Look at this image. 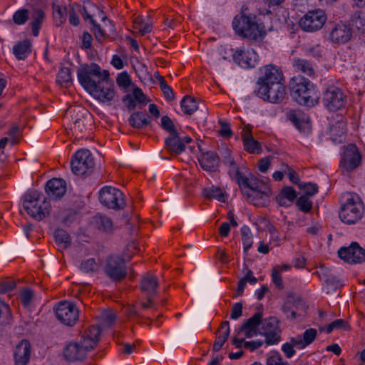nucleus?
Listing matches in <instances>:
<instances>
[{
  "label": "nucleus",
  "mask_w": 365,
  "mask_h": 365,
  "mask_svg": "<svg viewBox=\"0 0 365 365\" xmlns=\"http://www.w3.org/2000/svg\"><path fill=\"white\" fill-rule=\"evenodd\" d=\"M290 95L301 106L313 107L318 103L319 95L314 85L307 78L299 75L289 83Z\"/></svg>",
  "instance_id": "1"
},
{
  "label": "nucleus",
  "mask_w": 365,
  "mask_h": 365,
  "mask_svg": "<svg viewBox=\"0 0 365 365\" xmlns=\"http://www.w3.org/2000/svg\"><path fill=\"white\" fill-rule=\"evenodd\" d=\"M247 200L257 206H265L272 194L268 183L259 180L252 175L250 180L240 187Z\"/></svg>",
  "instance_id": "2"
},
{
  "label": "nucleus",
  "mask_w": 365,
  "mask_h": 365,
  "mask_svg": "<svg viewBox=\"0 0 365 365\" xmlns=\"http://www.w3.org/2000/svg\"><path fill=\"white\" fill-rule=\"evenodd\" d=\"M364 206L361 197L356 193L346 192L342 195L339 218L345 224L359 222L364 215Z\"/></svg>",
  "instance_id": "3"
},
{
  "label": "nucleus",
  "mask_w": 365,
  "mask_h": 365,
  "mask_svg": "<svg viewBox=\"0 0 365 365\" xmlns=\"http://www.w3.org/2000/svg\"><path fill=\"white\" fill-rule=\"evenodd\" d=\"M232 27L236 34L250 39H257L265 35L262 24H259L255 16L240 14L232 21Z\"/></svg>",
  "instance_id": "4"
},
{
  "label": "nucleus",
  "mask_w": 365,
  "mask_h": 365,
  "mask_svg": "<svg viewBox=\"0 0 365 365\" xmlns=\"http://www.w3.org/2000/svg\"><path fill=\"white\" fill-rule=\"evenodd\" d=\"M40 192L36 190L27 192L24 196L23 207L31 217L41 220L49 212L50 205L44 200L40 202Z\"/></svg>",
  "instance_id": "5"
},
{
  "label": "nucleus",
  "mask_w": 365,
  "mask_h": 365,
  "mask_svg": "<svg viewBox=\"0 0 365 365\" xmlns=\"http://www.w3.org/2000/svg\"><path fill=\"white\" fill-rule=\"evenodd\" d=\"M104 76V70L96 63L83 65L77 71V76L82 87L90 93L96 88Z\"/></svg>",
  "instance_id": "6"
},
{
  "label": "nucleus",
  "mask_w": 365,
  "mask_h": 365,
  "mask_svg": "<svg viewBox=\"0 0 365 365\" xmlns=\"http://www.w3.org/2000/svg\"><path fill=\"white\" fill-rule=\"evenodd\" d=\"M71 166L73 173L77 175H83L90 172L93 166V158L87 149L78 150L72 157Z\"/></svg>",
  "instance_id": "7"
},
{
  "label": "nucleus",
  "mask_w": 365,
  "mask_h": 365,
  "mask_svg": "<svg viewBox=\"0 0 365 365\" xmlns=\"http://www.w3.org/2000/svg\"><path fill=\"white\" fill-rule=\"evenodd\" d=\"M104 272L113 281H122L127 275V268L124 259L117 255L109 256L105 262Z\"/></svg>",
  "instance_id": "8"
},
{
  "label": "nucleus",
  "mask_w": 365,
  "mask_h": 365,
  "mask_svg": "<svg viewBox=\"0 0 365 365\" xmlns=\"http://www.w3.org/2000/svg\"><path fill=\"white\" fill-rule=\"evenodd\" d=\"M327 21L325 11L315 9L308 11L299 20V24L302 29L307 32H314L321 29Z\"/></svg>",
  "instance_id": "9"
},
{
  "label": "nucleus",
  "mask_w": 365,
  "mask_h": 365,
  "mask_svg": "<svg viewBox=\"0 0 365 365\" xmlns=\"http://www.w3.org/2000/svg\"><path fill=\"white\" fill-rule=\"evenodd\" d=\"M124 194L118 189L113 187H104L100 191V202L106 207L118 210L124 207Z\"/></svg>",
  "instance_id": "10"
},
{
  "label": "nucleus",
  "mask_w": 365,
  "mask_h": 365,
  "mask_svg": "<svg viewBox=\"0 0 365 365\" xmlns=\"http://www.w3.org/2000/svg\"><path fill=\"white\" fill-rule=\"evenodd\" d=\"M346 101L342 91L334 86H329L324 92L322 102L329 111L335 112L344 108Z\"/></svg>",
  "instance_id": "11"
},
{
  "label": "nucleus",
  "mask_w": 365,
  "mask_h": 365,
  "mask_svg": "<svg viewBox=\"0 0 365 365\" xmlns=\"http://www.w3.org/2000/svg\"><path fill=\"white\" fill-rule=\"evenodd\" d=\"M95 98L103 103L111 102L115 96L114 84L109 78V72L104 70V76L91 93Z\"/></svg>",
  "instance_id": "12"
},
{
  "label": "nucleus",
  "mask_w": 365,
  "mask_h": 365,
  "mask_svg": "<svg viewBox=\"0 0 365 365\" xmlns=\"http://www.w3.org/2000/svg\"><path fill=\"white\" fill-rule=\"evenodd\" d=\"M255 92L260 98L272 103H281L287 96L284 82L268 87L257 88Z\"/></svg>",
  "instance_id": "13"
},
{
  "label": "nucleus",
  "mask_w": 365,
  "mask_h": 365,
  "mask_svg": "<svg viewBox=\"0 0 365 365\" xmlns=\"http://www.w3.org/2000/svg\"><path fill=\"white\" fill-rule=\"evenodd\" d=\"M279 320L274 317L264 319H261V335L265 336V342L267 345L276 344L280 341V328Z\"/></svg>",
  "instance_id": "14"
},
{
  "label": "nucleus",
  "mask_w": 365,
  "mask_h": 365,
  "mask_svg": "<svg viewBox=\"0 0 365 365\" xmlns=\"http://www.w3.org/2000/svg\"><path fill=\"white\" fill-rule=\"evenodd\" d=\"M55 312L57 319L67 326H73L78 319V309L73 303L61 302Z\"/></svg>",
  "instance_id": "15"
},
{
  "label": "nucleus",
  "mask_w": 365,
  "mask_h": 365,
  "mask_svg": "<svg viewBox=\"0 0 365 365\" xmlns=\"http://www.w3.org/2000/svg\"><path fill=\"white\" fill-rule=\"evenodd\" d=\"M284 82L282 71L276 66L268 65L261 69L257 86V88L268 87Z\"/></svg>",
  "instance_id": "16"
},
{
  "label": "nucleus",
  "mask_w": 365,
  "mask_h": 365,
  "mask_svg": "<svg viewBox=\"0 0 365 365\" xmlns=\"http://www.w3.org/2000/svg\"><path fill=\"white\" fill-rule=\"evenodd\" d=\"M232 59L242 68H254L257 63V55L252 48L241 46L233 52Z\"/></svg>",
  "instance_id": "17"
},
{
  "label": "nucleus",
  "mask_w": 365,
  "mask_h": 365,
  "mask_svg": "<svg viewBox=\"0 0 365 365\" xmlns=\"http://www.w3.org/2000/svg\"><path fill=\"white\" fill-rule=\"evenodd\" d=\"M361 163V155L354 144H349L344 148L343 157L340 161V167L346 172H351L357 168Z\"/></svg>",
  "instance_id": "18"
},
{
  "label": "nucleus",
  "mask_w": 365,
  "mask_h": 365,
  "mask_svg": "<svg viewBox=\"0 0 365 365\" xmlns=\"http://www.w3.org/2000/svg\"><path fill=\"white\" fill-rule=\"evenodd\" d=\"M339 257L349 264L361 263L365 261V250L356 242L348 247H341L338 251Z\"/></svg>",
  "instance_id": "19"
},
{
  "label": "nucleus",
  "mask_w": 365,
  "mask_h": 365,
  "mask_svg": "<svg viewBox=\"0 0 365 365\" xmlns=\"http://www.w3.org/2000/svg\"><path fill=\"white\" fill-rule=\"evenodd\" d=\"M91 345H86L82 341H71L63 350V356L69 361H77L83 360L89 349Z\"/></svg>",
  "instance_id": "20"
},
{
  "label": "nucleus",
  "mask_w": 365,
  "mask_h": 365,
  "mask_svg": "<svg viewBox=\"0 0 365 365\" xmlns=\"http://www.w3.org/2000/svg\"><path fill=\"white\" fill-rule=\"evenodd\" d=\"M305 311L304 302L301 299L289 298L282 306V311L288 319L294 320L302 314L299 311Z\"/></svg>",
  "instance_id": "21"
},
{
  "label": "nucleus",
  "mask_w": 365,
  "mask_h": 365,
  "mask_svg": "<svg viewBox=\"0 0 365 365\" xmlns=\"http://www.w3.org/2000/svg\"><path fill=\"white\" fill-rule=\"evenodd\" d=\"M159 282L158 277L153 273L145 274L140 280V289L147 297H153L158 294Z\"/></svg>",
  "instance_id": "22"
},
{
  "label": "nucleus",
  "mask_w": 365,
  "mask_h": 365,
  "mask_svg": "<svg viewBox=\"0 0 365 365\" xmlns=\"http://www.w3.org/2000/svg\"><path fill=\"white\" fill-rule=\"evenodd\" d=\"M262 318V313H255L240 327L238 334H244L247 338L257 336L258 334L257 328L260 325Z\"/></svg>",
  "instance_id": "23"
},
{
  "label": "nucleus",
  "mask_w": 365,
  "mask_h": 365,
  "mask_svg": "<svg viewBox=\"0 0 365 365\" xmlns=\"http://www.w3.org/2000/svg\"><path fill=\"white\" fill-rule=\"evenodd\" d=\"M330 136L335 143H342L346 139V123L343 117L334 120L330 125Z\"/></svg>",
  "instance_id": "24"
},
{
  "label": "nucleus",
  "mask_w": 365,
  "mask_h": 365,
  "mask_svg": "<svg viewBox=\"0 0 365 365\" xmlns=\"http://www.w3.org/2000/svg\"><path fill=\"white\" fill-rule=\"evenodd\" d=\"M46 191L50 198L53 200L59 199L66 192V182L61 178H53L47 182Z\"/></svg>",
  "instance_id": "25"
},
{
  "label": "nucleus",
  "mask_w": 365,
  "mask_h": 365,
  "mask_svg": "<svg viewBox=\"0 0 365 365\" xmlns=\"http://www.w3.org/2000/svg\"><path fill=\"white\" fill-rule=\"evenodd\" d=\"M31 346L29 341L24 339L19 342L14 350L15 365H26L30 359Z\"/></svg>",
  "instance_id": "26"
},
{
  "label": "nucleus",
  "mask_w": 365,
  "mask_h": 365,
  "mask_svg": "<svg viewBox=\"0 0 365 365\" xmlns=\"http://www.w3.org/2000/svg\"><path fill=\"white\" fill-rule=\"evenodd\" d=\"M351 36V29L344 24H336L330 31L329 38L335 43H345Z\"/></svg>",
  "instance_id": "27"
},
{
  "label": "nucleus",
  "mask_w": 365,
  "mask_h": 365,
  "mask_svg": "<svg viewBox=\"0 0 365 365\" xmlns=\"http://www.w3.org/2000/svg\"><path fill=\"white\" fill-rule=\"evenodd\" d=\"M317 336V331L314 328H309L304 331L302 335H297L295 337L291 338L295 347L299 349H304L311 344Z\"/></svg>",
  "instance_id": "28"
},
{
  "label": "nucleus",
  "mask_w": 365,
  "mask_h": 365,
  "mask_svg": "<svg viewBox=\"0 0 365 365\" xmlns=\"http://www.w3.org/2000/svg\"><path fill=\"white\" fill-rule=\"evenodd\" d=\"M288 118L301 133H308L310 132L311 125L301 113L295 110H290L288 113Z\"/></svg>",
  "instance_id": "29"
},
{
  "label": "nucleus",
  "mask_w": 365,
  "mask_h": 365,
  "mask_svg": "<svg viewBox=\"0 0 365 365\" xmlns=\"http://www.w3.org/2000/svg\"><path fill=\"white\" fill-rule=\"evenodd\" d=\"M165 145L171 153L176 155L182 153L185 150V145L178 133L169 135L165 139Z\"/></svg>",
  "instance_id": "30"
},
{
  "label": "nucleus",
  "mask_w": 365,
  "mask_h": 365,
  "mask_svg": "<svg viewBox=\"0 0 365 365\" xmlns=\"http://www.w3.org/2000/svg\"><path fill=\"white\" fill-rule=\"evenodd\" d=\"M101 335V329L98 326H92L83 333L81 341L86 346L91 345L89 349H93L97 344Z\"/></svg>",
  "instance_id": "31"
},
{
  "label": "nucleus",
  "mask_w": 365,
  "mask_h": 365,
  "mask_svg": "<svg viewBox=\"0 0 365 365\" xmlns=\"http://www.w3.org/2000/svg\"><path fill=\"white\" fill-rule=\"evenodd\" d=\"M200 166L205 170H215L219 163L217 155L212 151H208L202 153L198 158Z\"/></svg>",
  "instance_id": "32"
},
{
  "label": "nucleus",
  "mask_w": 365,
  "mask_h": 365,
  "mask_svg": "<svg viewBox=\"0 0 365 365\" xmlns=\"http://www.w3.org/2000/svg\"><path fill=\"white\" fill-rule=\"evenodd\" d=\"M202 195L207 200H217L220 202H225V192L217 185H207L202 190Z\"/></svg>",
  "instance_id": "33"
},
{
  "label": "nucleus",
  "mask_w": 365,
  "mask_h": 365,
  "mask_svg": "<svg viewBox=\"0 0 365 365\" xmlns=\"http://www.w3.org/2000/svg\"><path fill=\"white\" fill-rule=\"evenodd\" d=\"M93 225L100 231L109 233L113 230V224L111 219L107 216L97 215L91 221Z\"/></svg>",
  "instance_id": "34"
},
{
  "label": "nucleus",
  "mask_w": 365,
  "mask_h": 365,
  "mask_svg": "<svg viewBox=\"0 0 365 365\" xmlns=\"http://www.w3.org/2000/svg\"><path fill=\"white\" fill-rule=\"evenodd\" d=\"M230 335V323L228 321L222 322L218 329L216 340L213 344V351H218L220 350L225 342L227 341Z\"/></svg>",
  "instance_id": "35"
},
{
  "label": "nucleus",
  "mask_w": 365,
  "mask_h": 365,
  "mask_svg": "<svg viewBox=\"0 0 365 365\" xmlns=\"http://www.w3.org/2000/svg\"><path fill=\"white\" fill-rule=\"evenodd\" d=\"M292 66L296 72L301 73L309 77L314 76L315 72L313 65L306 59L294 58L292 61Z\"/></svg>",
  "instance_id": "36"
},
{
  "label": "nucleus",
  "mask_w": 365,
  "mask_h": 365,
  "mask_svg": "<svg viewBox=\"0 0 365 365\" xmlns=\"http://www.w3.org/2000/svg\"><path fill=\"white\" fill-rule=\"evenodd\" d=\"M31 52V43L29 40L18 42L13 48V53L19 60H24Z\"/></svg>",
  "instance_id": "37"
},
{
  "label": "nucleus",
  "mask_w": 365,
  "mask_h": 365,
  "mask_svg": "<svg viewBox=\"0 0 365 365\" xmlns=\"http://www.w3.org/2000/svg\"><path fill=\"white\" fill-rule=\"evenodd\" d=\"M297 197L296 191L292 187H284L276 197L277 203L281 206H288Z\"/></svg>",
  "instance_id": "38"
},
{
  "label": "nucleus",
  "mask_w": 365,
  "mask_h": 365,
  "mask_svg": "<svg viewBox=\"0 0 365 365\" xmlns=\"http://www.w3.org/2000/svg\"><path fill=\"white\" fill-rule=\"evenodd\" d=\"M148 115L143 112H135L128 118L130 125L135 128H143L150 123Z\"/></svg>",
  "instance_id": "39"
},
{
  "label": "nucleus",
  "mask_w": 365,
  "mask_h": 365,
  "mask_svg": "<svg viewBox=\"0 0 365 365\" xmlns=\"http://www.w3.org/2000/svg\"><path fill=\"white\" fill-rule=\"evenodd\" d=\"M31 19L32 34L34 36H37L39 34V30L41 28L43 21L45 19V13L43 10L39 9H34L31 13Z\"/></svg>",
  "instance_id": "40"
},
{
  "label": "nucleus",
  "mask_w": 365,
  "mask_h": 365,
  "mask_svg": "<svg viewBox=\"0 0 365 365\" xmlns=\"http://www.w3.org/2000/svg\"><path fill=\"white\" fill-rule=\"evenodd\" d=\"M181 108L186 115H192L198 108L195 99L190 96H185L180 103Z\"/></svg>",
  "instance_id": "41"
},
{
  "label": "nucleus",
  "mask_w": 365,
  "mask_h": 365,
  "mask_svg": "<svg viewBox=\"0 0 365 365\" xmlns=\"http://www.w3.org/2000/svg\"><path fill=\"white\" fill-rule=\"evenodd\" d=\"M229 173L232 178L236 180L240 187H243V185L250 178V175H246L245 173L240 169L237 165L230 167Z\"/></svg>",
  "instance_id": "42"
},
{
  "label": "nucleus",
  "mask_w": 365,
  "mask_h": 365,
  "mask_svg": "<svg viewBox=\"0 0 365 365\" xmlns=\"http://www.w3.org/2000/svg\"><path fill=\"white\" fill-rule=\"evenodd\" d=\"M54 238L60 248L66 249L71 244L68 234L63 229H58L54 232Z\"/></svg>",
  "instance_id": "43"
},
{
  "label": "nucleus",
  "mask_w": 365,
  "mask_h": 365,
  "mask_svg": "<svg viewBox=\"0 0 365 365\" xmlns=\"http://www.w3.org/2000/svg\"><path fill=\"white\" fill-rule=\"evenodd\" d=\"M88 118L83 114L78 113L76 118L73 121L71 130L76 134L83 133L86 130V124Z\"/></svg>",
  "instance_id": "44"
},
{
  "label": "nucleus",
  "mask_w": 365,
  "mask_h": 365,
  "mask_svg": "<svg viewBox=\"0 0 365 365\" xmlns=\"http://www.w3.org/2000/svg\"><path fill=\"white\" fill-rule=\"evenodd\" d=\"M57 82L62 86L68 87L72 83L71 69L62 68L58 73Z\"/></svg>",
  "instance_id": "45"
},
{
  "label": "nucleus",
  "mask_w": 365,
  "mask_h": 365,
  "mask_svg": "<svg viewBox=\"0 0 365 365\" xmlns=\"http://www.w3.org/2000/svg\"><path fill=\"white\" fill-rule=\"evenodd\" d=\"M242 242L245 252H247L252 245V235L250 228L244 226L241 228Z\"/></svg>",
  "instance_id": "46"
},
{
  "label": "nucleus",
  "mask_w": 365,
  "mask_h": 365,
  "mask_svg": "<svg viewBox=\"0 0 365 365\" xmlns=\"http://www.w3.org/2000/svg\"><path fill=\"white\" fill-rule=\"evenodd\" d=\"M99 318L103 326L109 327L114 323L116 316L112 310H104Z\"/></svg>",
  "instance_id": "47"
},
{
  "label": "nucleus",
  "mask_w": 365,
  "mask_h": 365,
  "mask_svg": "<svg viewBox=\"0 0 365 365\" xmlns=\"http://www.w3.org/2000/svg\"><path fill=\"white\" fill-rule=\"evenodd\" d=\"M245 150L250 153H260L262 148L258 141L254 138L243 142Z\"/></svg>",
  "instance_id": "48"
},
{
  "label": "nucleus",
  "mask_w": 365,
  "mask_h": 365,
  "mask_svg": "<svg viewBox=\"0 0 365 365\" xmlns=\"http://www.w3.org/2000/svg\"><path fill=\"white\" fill-rule=\"evenodd\" d=\"M80 269L82 272L86 273L95 272L98 269V264L96 262L95 259L89 258L82 261Z\"/></svg>",
  "instance_id": "49"
},
{
  "label": "nucleus",
  "mask_w": 365,
  "mask_h": 365,
  "mask_svg": "<svg viewBox=\"0 0 365 365\" xmlns=\"http://www.w3.org/2000/svg\"><path fill=\"white\" fill-rule=\"evenodd\" d=\"M296 205L304 212H309L312 207V202L307 195L300 196L297 200Z\"/></svg>",
  "instance_id": "50"
},
{
  "label": "nucleus",
  "mask_w": 365,
  "mask_h": 365,
  "mask_svg": "<svg viewBox=\"0 0 365 365\" xmlns=\"http://www.w3.org/2000/svg\"><path fill=\"white\" fill-rule=\"evenodd\" d=\"M134 29L138 31L142 36L148 34L152 30V26L148 23L141 21L138 18L134 20Z\"/></svg>",
  "instance_id": "51"
},
{
  "label": "nucleus",
  "mask_w": 365,
  "mask_h": 365,
  "mask_svg": "<svg viewBox=\"0 0 365 365\" xmlns=\"http://www.w3.org/2000/svg\"><path fill=\"white\" fill-rule=\"evenodd\" d=\"M11 317V310L9 305L0 299V323H8Z\"/></svg>",
  "instance_id": "52"
},
{
  "label": "nucleus",
  "mask_w": 365,
  "mask_h": 365,
  "mask_svg": "<svg viewBox=\"0 0 365 365\" xmlns=\"http://www.w3.org/2000/svg\"><path fill=\"white\" fill-rule=\"evenodd\" d=\"M29 19V11L27 9H19L16 11L14 16L13 20L16 24L23 25Z\"/></svg>",
  "instance_id": "53"
},
{
  "label": "nucleus",
  "mask_w": 365,
  "mask_h": 365,
  "mask_svg": "<svg viewBox=\"0 0 365 365\" xmlns=\"http://www.w3.org/2000/svg\"><path fill=\"white\" fill-rule=\"evenodd\" d=\"M53 16L57 26H61L66 20V9L57 6L53 12Z\"/></svg>",
  "instance_id": "54"
},
{
  "label": "nucleus",
  "mask_w": 365,
  "mask_h": 365,
  "mask_svg": "<svg viewBox=\"0 0 365 365\" xmlns=\"http://www.w3.org/2000/svg\"><path fill=\"white\" fill-rule=\"evenodd\" d=\"M160 86L165 96L168 101H173L175 98L174 93L170 86H169L165 82L163 77H160Z\"/></svg>",
  "instance_id": "55"
},
{
  "label": "nucleus",
  "mask_w": 365,
  "mask_h": 365,
  "mask_svg": "<svg viewBox=\"0 0 365 365\" xmlns=\"http://www.w3.org/2000/svg\"><path fill=\"white\" fill-rule=\"evenodd\" d=\"M20 128L16 124H14L7 131V135L9 136V142L11 145H16L19 140Z\"/></svg>",
  "instance_id": "56"
},
{
  "label": "nucleus",
  "mask_w": 365,
  "mask_h": 365,
  "mask_svg": "<svg viewBox=\"0 0 365 365\" xmlns=\"http://www.w3.org/2000/svg\"><path fill=\"white\" fill-rule=\"evenodd\" d=\"M299 187L305 192L304 195L307 197L313 196L318 192V186L317 184L308 182L299 184Z\"/></svg>",
  "instance_id": "57"
},
{
  "label": "nucleus",
  "mask_w": 365,
  "mask_h": 365,
  "mask_svg": "<svg viewBox=\"0 0 365 365\" xmlns=\"http://www.w3.org/2000/svg\"><path fill=\"white\" fill-rule=\"evenodd\" d=\"M219 124L220 125V129L218 130L219 135L226 138H231L233 133L230 129V124L222 120H219Z\"/></svg>",
  "instance_id": "58"
},
{
  "label": "nucleus",
  "mask_w": 365,
  "mask_h": 365,
  "mask_svg": "<svg viewBox=\"0 0 365 365\" xmlns=\"http://www.w3.org/2000/svg\"><path fill=\"white\" fill-rule=\"evenodd\" d=\"M162 127L170 133V135L178 134L177 130L175 128L173 120L167 115L163 116L161 118Z\"/></svg>",
  "instance_id": "59"
},
{
  "label": "nucleus",
  "mask_w": 365,
  "mask_h": 365,
  "mask_svg": "<svg viewBox=\"0 0 365 365\" xmlns=\"http://www.w3.org/2000/svg\"><path fill=\"white\" fill-rule=\"evenodd\" d=\"M272 279L277 288L279 289H282L284 288L282 277L279 268H273L272 272Z\"/></svg>",
  "instance_id": "60"
},
{
  "label": "nucleus",
  "mask_w": 365,
  "mask_h": 365,
  "mask_svg": "<svg viewBox=\"0 0 365 365\" xmlns=\"http://www.w3.org/2000/svg\"><path fill=\"white\" fill-rule=\"evenodd\" d=\"M348 328L347 323L341 319H336L329 324V326L327 328V332L328 334L331 333L334 329H346Z\"/></svg>",
  "instance_id": "61"
},
{
  "label": "nucleus",
  "mask_w": 365,
  "mask_h": 365,
  "mask_svg": "<svg viewBox=\"0 0 365 365\" xmlns=\"http://www.w3.org/2000/svg\"><path fill=\"white\" fill-rule=\"evenodd\" d=\"M267 365H288V363L282 361V356L278 352H274L267 358Z\"/></svg>",
  "instance_id": "62"
},
{
  "label": "nucleus",
  "mask_w": 365,
  "mask_h": 365,
  "mask_svg": "<svg viewBox=\"0 0 365 365\" xmlns=\"http://www.w3.org/2000/svg\"><path fill=\"white\" fill-rule=\"evenodd\" d=\"M116 82L119 87L124 88L130 86L131 83L130 78L126 72L120 73L117 77Z\"/></svg>",
  "instance_id": "63"
},
{
  "label": "nucleus",
  "mask_w": 365,
  "mask_h": 365,
  "mask_svg": "<svg viewBox=\"0 0 365 365\" xmlns=\"http://www.w3.org/2000/svg\"><path fill=\"white\" fill-rule=\"evenodd\" d=\"M16 287L14 280L6 279L0 282V293L4 294L13 290Z\"/></svg>",
  "instance_id": "64"
}]
</instances>
